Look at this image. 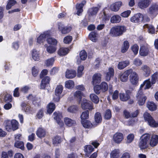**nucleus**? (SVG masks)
Segmentation results:
<instances>
[{"label":"nucleus","mask_w":158,"mask_h":158,"mask_svg":"<svg viewBox=\"0 0 158 158\" xmlns=\"http://www.w3.org/2000/svg\"><path fill=\"white\" fill-rule=\"evenodd\" d=\"M130 64L128 60H126L119 62L118 65V69L122 70L128 66Z\"/></svg>","instance_id":"25"},{"label":"nucleus","mask_w":158,"mask_h":158,"mask_svg":"<svg viewBox=\"0 0 158 158\" xmlns=\"http://www.w3.org/2000/svg\"><path fill=\"white\" fill-rule=\"evenodd\" d=\"M119 95L120 99L123 101H126L130 98L129 95L124 93L120 94Z\"/></svg>","instance_id":"50"},{"label":"nucleus","mask_w":158,"mask_h":158,"mask_svg":"<svg viewBox=\"0 0 158 158\" xmlns=\"http://www.w3.org/2000/svg\"><path fill=\"white\" fill-rule=\"evenodd\" d=\"M12 129L15 131L19 128V123L15 120L13 119L11 121Z\"/></svg>","instance_id":"45"},{"label":"nucleus","mask_w":158,"mask_h":158,"mask_svg":"<svg viewBox=\"0 0 158 158\" xmlns=\"http://www.w3.org/2000/svg\"><path fill=\"white\" fill-rule=\"evenodd\" d=\"M102 16H100V18L102 19L103 21H106L109 20L110 18V16L108 14L106 13V11L104 10L102 13L101 14Z\"/></svg>","instance_id":"40"},{"label":"nucleus","mask_w":158,"mask_h":158,"mask_svg":"<svg viewBox=\"0 0 158 158\" xmlns=\"http://www.w3.org/2000/svg\"><path fill=\"white\" fill-rule=\"evenodd\" d=\"M55 109V104L53 103H50L47 106V112L49 114H51Z\"/></svg>","instance_id":"39"},{"label":"nucleus","mask_w":158,"mask_h":158,"mask_svg":"<svg viewBox=\"0 0 158 158\" xmlns=\"http://www.w3.org/2000/svg\"><path fill=\"white\" fill-rule=\"evenodd\" d=\"M147 106L149 110L152 111L156 110L157 107V105L152 102H148Z\"/></svg>","instance_id":"29"},{"label":"nucleus","mask_w":158,"mask_h":158,"mask_svg":"<svg viewBox=\"0 0 158 158\" xmlns=\"http://www.w3.org/2000/svg\"><path fill=\"white\" fill-rule=\"evenodd\" d=\"M37 136L40 138L44 137L46 135V131L45 129L42 127H39L36 132Z\"/></svg>","instance_id":"20"},{"label":"nucleus","mask_w":158,"mask_h":158,"mask_svg":"<svg viewBox=\"0 0 158 158\" xmlns=\"http://www.w3.org/2000/svg\"><path fill=\"white\" fill-rule=\"evenodd\" d=\"M5 128L7 131H10L12 130L11 123L10 120H6L4 122Z\"/></svg>","instance_id":"44"},{"label":"nucleus","mask_w":158,"mask_h":158,"mask_svg":"<svg viewBox=\"0 0 158 158\" xmlns=\"http://www.w3.org/2000/svg\"><path fill=\"white\" fill-rule=\"evenodd\" d=\"M122 5L121 2H117L112 4L110 6V10L114 11H117Z\"/></svg>","instance_id":"12"},{"label":"nucleus","mask_w":158,"mask_h":158,"mask_svg":"<svg viewBox=\"0 0 158 158\" xmlns=\"http://www.w3.org/2000/svg\"><path fill=\"white\" fill-rule=\"evenodd\" d=\"M148 13L150 14H153L158 10V5L156 4L152 5L149 8Z\"/></svg>","instance_id":"28"},{"label":"nucleus","mask_w":158,"mask_h":158,"mask_svg":"<svg viewBox=\"0 0 158 158\" xmlns=\"http://www.w3.org/2000/svg\"><path fill=\"white\" fill-rule=\"evenodd\" d=\"M158 73L156 72L152 76V84H155L156 81H158Z\"/></svg>","instance_id":"52"},{"label":"nucleus","mask_w":158,"mask_h":158,"mask_svg":"<svg viewBox=\"0 0 158 158\" xmlns=\"http://www.w3.org/2000/svg\"><path fill=\"white\" fill-rule=\"evenodd\" d=\"M143 18V15L140 13H138L131 18V21L134 23H138L142 20Z\"/></svg>","instance_id":"15"},{"label":"nucleus","mask_w":158,"mask_h":158,"mask_svg":"<svg viewBox=\"0 0 158 158\" xmlns=\"http://www.w3.org/2000/svg\"><path fill=\"white\" fill-rule=\"evenodd\" d=\"M101 80V75L99 73H95L92 77V83L93 85H95L99 83Z\"/></svg>","instance_id":"11"},{"label":"nucleus","mask_w":158,"mask_h":158,"mask_svg":"<svg viewBox=\"0 0 158 158\" xmlns=\"http://www.w3.org/2000/svg\"><path fill=\"white\" fill-rule=\"evenodd\" d=\"M74 85L73 81L71 80H69L66 81L65 82V87L68 89H71L73 88L74 86Z\"/></svg>","instance_id":"43"},{"label":"nucleus","mask_w":158,"mask_h":158,"mask_svg":"<svg viewBox=\"0 0 158 158\" xmlns=\"http://www.w3.org/2000/svg\"><path fill=\"white\" fill-rule=\"evenodd\" d=\"M49 36V33L46 32L43 34L40 35L37 38V42L38 43L41 44L44 42L45 40V39Z\"/></svg>","instance_id":"13"},{"label":"nucleus","mask_w":158,"mask_h":158,"mask_svg":"<svg viewBox=\"0 0 158 158\" xmlns=\"http://www.w3.org/2000/svg\"><path fill=\"white\" fill-rule=\"evenodd\" d=\"M16 3L15 0H9V2L6 6V9L7 10L11 8V7L14 5Z\"/></svg>","instance_id":"54"},{"label":"nucleus","mask_w":158,"mask_h":158,"mask_svg":"<svg viewBox=\"0 0 158 158\" xmlns=\"http://www.w3.org/2000/svg\"><path fill=\"white\" fill-rule=\"evenodd\" d=\"M90 100L95 104L98 103L99 102V98L98 96L94 94H91L90 95Z\"/></svg>","instance_id":"38"},{"label":"nucleus","mask_w":158,"mask_h":158,"mask_svg":"<svg viewBox=\"0 0 158 158\" xmlns=\"http://www.w3.org/2000/svg\"><path fill=\"white\" fill-rule=\"evenodd\" d=\"M144 28H147L148 29V31L149 33L151 34H154L155 32V29L153 26L149 25L148 24H145L143 26Z\"/></svg>","instance_id":"37"},{"label":"nucleus","mask_w":158,"mask_h":158,"mask_svg":"<svg viewBox=\"0 0 158 158\" xmlns=\"http://www.w3.org/2000/svg\"><path fill=\"white\" fill-rule=\"evenodd\" d=\"M132 72V69H127L123 73H121L119 75L120 80L122 82H126L128 78L129 75Z\"/></svg>","instance_id":"6"},{"label":"nucleus","mask_w":158,"mask_h":158,"mask_svg":"<svg viewBox=\"0 0 158 158\" xmlns=\"http://www.w3.org/2000/svg\"><path fill=\"white\" fill-rule=\"evenodd\" d=\"M72 37L71 36H67L65 37L64 39V42L65 44H69L72 40Z\"/></svg>","instance_id":"62"},{"label":"nucleus","mask_w":158,"mask_h":158,"mask_svg":"<svg viewBox=\"0 0 158 158\" xmlns=\"http://www.w3.org/2000/svg\"><path fill=\"white\" fill-rule=\"evenodd\" d=\"M139 49V46L136 44L134 45L131 47V50L135 55L138 53Z\"/></svg>","instance_id":"63"},{"label":"nucleus","mask_w":158,"mask_h":158,"mask_svg":"<svg viewBox=\"0 0 158 158\" xmlns=\"http://www.w3.org/2000/svg\"><path fill=\"white\" fill-rule=\"evenodd\" d=\"M32 56L34 60H38L39 59V52L35 49H33L32 52Z\"/></svg>","instance_id":"36"},{"label":"nucleus","mask_w":158,"mask_h":158,"mask_svg":"<svg viewBox=\"0 0 158 158\" xmlns=\"http://www.w3.org/2000/svg\"><path fill=\"white\" fill-rule=\"evenodd\" d=\"M76 74L75 71L68 70L66 71L65 76L67 78H72L75 77Z\"/></svg>","instance_id":"26"},{"label":"nucleus","mask_w":158,"mask_h":158,"mask_svg":"<svg viewBox=\"0 0 158 158\" xmlns=\"http://www.w3.org/2000/svg\"><path fill=\"white\" fill-rule=\"evenodd\" d=\"M114 74V70L113 68L110 67L108 69V71L106 73V80L108 81L110 79L111 77H113Z\"/></svg>","instance_id":"17"},{"label":"nucleus","mask_w":158,"mask_h":158,"mask_svg":"<svg viewBox=\"0 0 158 158\" xmlns=\"http://www.w3.org/2000/svg\"><path fill=\"white\" fill-rule=\"evenodd\" d=\"M4 100L5 102H10L12 101V96L10 94H6L4 96Z\"/></svg>","instance_id":"60"},{"label":"nucleus","mask_w":158,"mask_h":158,"mask_svg":"<svg viewBox=\"0 0 158 158\" xmlns=\"http://www.w3.org/2000/svg\"><path fill=\"white\" fill-rule=\"evenodd\" d=\"M98 10V9L97 7H93L90 8L88 12L89 16H93L96 15Z\"/></svg>","instance_id":"35"},{"label":"nucleus","mask_w":158,"mask_h":158,"mask_svg":"<svg viewBox=\"0 0 158 158\" xmlns=\"http://www.w3.org/2000/svg\"><path fill=\"white\" fill-rule=\"evenodd\" d=\"M85 1H83L82 3L80 4H77L76 5V9L77 10V14L79 15L83 11V7L84 5L85 4Z\"/></svg>","instance_id":"22"},{"label":"nucleus","mask_w":158,"mask_h":158,"mask_svg":"<svg viewBox=\"0 0 158 158\" xmlns=\"http://www.w3.org/2000/svg\"><path fill=\"white\" fill-rule=\"evenodd\" d=\"M94 120L95 122L97 123H101L102 120V116L99 112H96L94 115Z\"/></svg>","instance_id":"41"},{"label":"nucleus","mask_w":158,"mask_h":158,"mask_svg":"<svg viewBox=\"0 0 158 158\" xmlns=\"http://www.w3.org/2000/svg\"><path fill=\"white\" fill-rule=\"evenodd\" d=\"M123 139V135L120 132L116 133L113 136V141L115 143L118 144L120 143Z\"/></svg>","instance_id":"8"},{"label":"nucleus","mask_w":158,"mask_h":158,"mask_svg":"<svg viewBox=\"0 0 158 158\" xmlns=\"http://www.w3.org/2000/svg\"><path fill=\"white\" fill-rule=\"evenodd\" d=\"M134 135L133 134H129L127 137V142L128 143H131L134 140Z\"/></svg>","instance_id":"58"},{"label":"nucleus","mask_w":158,"mask_h":158,"mask_svg":"<svg viewBox=\"0 0 158 158\" xmlns=\"http://www.w3.org/2000/svg\"><path fill=\"white\" fill-rule=\"evenodd\" d=\"M141 69L143 72L145 76L146 77L148 76L151 73V69L147 65H143L141 67Z\"/></svg>","instance_id":"24"},{"label":"nucleus","mask_w":158,"mask_h":158,"mask_svg":"<svg viewBox=\"0 0 158 158\" xmlns=\"http://www.w3.org/2000/svg\"><path fill=\"white\" fill-rule=\"evenodd\" d=\"M78 109V107L76 106H70L68 109V112L70 113H75Z\"/></svg>","instance_id":"57"},{"label":"nucleus","mask_w":158,"mask_h":158,"mask_svg":"<svg viewBox=\"0 0 158 158\" xmlns=\"http://www.w3.org/2000/svg\"><path fill=\"white\" fill-rule=\"evenodd\" d=\"M149 53L148 48L145 46H142L140 47L139 53L140 55L143 56H147Z\"/></svg>","instance_id":"14"},{"label":"nucleus","mask_w":158,"mask_h":158,"mask_svg":"<svg viewBox=\"0 0 158 158\" xmlns=\"http://www.w3.org/2000/svg\"><path fill=\"white\" fill-rule=\"evenodd\" d=\"M98 34L94 32H91L89 35L90 40L94 42H96L98 40Z\"/></svg>","instance_id":"27"},{"label":"nucleus","mask_w":158,"mask_h":158,"mask_svg":"<svg viewBox=\"0 0 158 158\" xmlns=\"http://www.w3.org/2000/svg\"><path fill=\"white\" fill-rule=\"evenodd\" d=\"M100 85L101 88V90L103 92H105L107 90L108 86L106 82H102Z\"/></svg>","instance_id":"51"},{"label":"nucleus","mask_w":158,"mask_h":158,"mask_svg":"<svg viewBox=\"0 0 158 158\" xmlns=\"http://www.w3.org/2000/svg\"><path fill=\"white\" fill-rule=\"evenodd\" d=\"M111 117V114L110 110H107L105 113L104 118L106 119H110Z\"/></svg>","instance_id":"59"},{"label":"nucleus","mask_w":158,"mask_h":158,"mask_svg":"<svg viewBox=\"0 0 158 158\" xmlns=\"http://www.w3.org/2000/svg\"><path fill=\"white\" fill-rule=\"evenodd\" d=\"M61 142V138L60 137L56 136L53 139V143L56 144L60 143Z\"/></svg>","instance_id":"64"},{"label":"nucleus","mask_w":158,"mask_h":158,"mask_svg":"<svg viewBox=\"0 0 158 158\" xmlns=\"http://www.w3.org/2000/svg\"><path fill=\"white\" fill-rule=\"evenodd\" d=\"M126 27L123 26H118L112 28L110 31V34L114 37H117L123 35L126 31Z\"/></svg>","instance_id":"1"},{"label":"nucleus","mask_w":158,"mask_h":158,"mask_svg":"<svg viewBox=\"0 0 158 158\" xmlns=\"http://www.w3.org/2000/svg\"><path fill=\"white\" fill-rule=\"evenodd\" d=\"M158 143V135H156L152 134V135L150 145L152 147L156 146Z\"/></svg>","instance_id":"16"},{"label":"nucleus","mask_w":158,"mask_h":158,"mask_svg":"<svg viewBox=\"0 0 158 158\" xmlns=\"http://www.w3.org/2000/svg\"><path fill=\"white\" fill-rule=\"evenodd\" d=\"M15 147L23 150L24 148V144L22 141H17L14 144Z\"/></svg>","instance_id":"49"},{"label":"nucleus","mask_w":158,"mask_h":158,"mask_svg":"<svg viewBox=\"0 0 158 158\" xmlns=\"http://www.w3.org/2000/svg\"><path fill=\"white\" fill-rule=\"evenodd\" d=\"M89 117V112L88 110H86L83 112L81 116V121L88 119Z\"/></svg>","instance_id":"46"},{"label":"nucleus","mask_w":158,"mask_h":158,"mask_svg":"<svg viewBox=\"0 0 158 158\" xmlns=\"http://www.w3.org/2000/svg\"><path fill=\"white\" fill-rule=\"evenodd\" d=\"M64 120L65 124L69 127L73 126L76 124L75 120L67 117L64 118Z\"/></svg>","instance_id":"21"},{"label":"nucleus","mask_w":158,"mask_h":158,"mask_svg":"<svg viewBox=\"0 0 158 158\" xmlns=\"http://www.w3.org/2000/svg\"><path fill=\"white\" fill-rule=\"evenodd\" d=\"M84 70V67L83 66H81L78 67L77 70V76L78 77H80L83 74V71Z\"/></svg>","instance_id":"61"},{"label":"nucleus","mask_w":158,"mask_h":158,"mask_svg":"<svg viewBox=\"0 0 158 158\" xmlns=\"http://www.w3.org/2000/svg\"><path fill=\"white\" fill-rule=\"evenodd\" d=\"M129 47V44L127 41H125L124 42L122 45L121 52L122 53H125L127 51Z\"/></svg>","instance_id":"31"},{"label":"nucleus","mask_w":158,"mask_h":158,"mask_svg":"<svg viewBox=\"0 0 158 158\" xmlns=\"http://www.w3.org/2000/svg\"><path fill=\"white\" fill-rule=\"evenodd\" d=\"M121 20V17L118 15L113 16L110 19V22L112 23H119Z\"/></svg>","instance_id":"34"},{"label":"nucleus","mask_w":158,"mask_h":158,"mask_svg":"<svg viewBox=\"0 0 158 158\" xmlns=\"http://www.w3.org/2000/svg\"><path fill=\"white\" fill-rule=\"evenodd\" d=\"M150 3V0H142L138 3L139 6L141 9L147 8Z\"/></svg>","instance_id":"19"},{"label":"nucleus","mask_w":158,"mask_h":158,"mask_svg":"<svg viewBox=\"0 0 158 158\" xmlns=\"http://www.w3.org/2000/svg\"><path fill=\"white\" fill-rule=\"evenodd\" d=\"M55 60L53 58H52L47 60L45 64L47 66H52Z\"/></svg>","instance_id":"56"},{"label":"nucleus","mask_w":158,"mask_h":158,"mask_svg":"<svg viewBox=\"0 0 158 158\" xmlns=\"http://www.w3.org/2000/svg\"><path fill=\"white\" fill-rule=\"evenodd\" d=\"M58 29L62 34H66L71 30L72 27L70 26H64L63 24L60 23L58 24Z\"/></svg>","instance_id":"5"},{"label":"nucleus","mask_w":158,"mask_h":158,"mask_svg":"<svg viewBox=\"0 0 158 158\" xmlns=\"http://www.w3.org/2000/svg\"><path fill=\"white\" fill-rule=\"evenodd\" d=\"M23 109L25 112L27 113H31L33 112V109L29 105L25 103H23L21 104Z\"/></svg>","instance_id":"23"},{"label":"nucleus","mask_w":158,"mask_h":158,"mask_svg":"<svg viewBox=\"0 0 158 158\" xmlns=\"http://www.w3.org/2000/svg\"><path fill=\"white\" fill-rule=\"evenodd\" d=\"M74 97L77 99L79 100V102L81 100L83 96L82 93L80 91H77L74 94Z\"/></svg>","instance_id":"42"},{"label":"nucleus","mask_w":158,"mask_h":158,"mask_svg":"<svg viewBox=\"0 0 158 158\" xmlns=\"http://www.w3.org/2000/svg\"><path fill=\"white\" fill-rule=\"evenodd\" d=\"M137 100V103L139 106L143 105L147 97L143 93L142 90H139L136 95Z\"/></svg>","instance_id":"4"},{"label":"nucleus","mask_w":158,"mask_h":158,"mask_svg":"<svg viewBox=\"0 0 158 158\" xmlns=\"http://www.w3.org/2000/svg\"><path fill=\"white\" fill-rule=\"evenodd\" d=\"M50 36L49 35V36L47 38V41L48 43L49 44H52L53 45H56L57 44V41L56 40L54 39H53L50 37Z\"/></svg>","instance_id":"53"},{"label":"nucleus","mask_w":158,"mask_h":158,"mask_svg":"<svg viewBox=\"0 0 158 158\" xmlns=\"http://www.w3.org/2000/svg\"><path fill=\"white\" fill-rule=\"evenodd\" d=\"M81 123L83 127L85 128H91L93 126L91 122L87 120L81 121Z\"/></svg>","instance_id":"33"},{"label":"nucleus","mask_w":158,"mask_h":158,"mask_svg":"<svg viewBox=\"0 0 158 158\" xmlns=\"http://www.w3.org/2000/svg\"><path fill=\"white\" fill-rule=\"evenodd\" d=\"M84 150L86 153H90L94 151V148L91 145H86L85 146Z\"/></svg>","instance_id":"48"},{"label":"nucleus","mask_w":158,"mask_h":158,"mask_svg":"<svg viewBox=\"0 0 158 158\" xmlns=\"http://www.w3.org/2000/svg\"><path fill=\"white\" fill-rule=\"evenodd\" d=\"M81 107L83 109H88L92 110L93 109V104L86 100H83L81 104Z\"/></svg>","instance_id":"10"},{"label":"nucleus","mask_w":158,"mask_h":158,"mask_svg":"<svg viewBox=\"0 0 158 158\" xmlns=\"http://www.w3.org/2000/svg\"><path fill=\"white\" fill-rule=\"evenodd\" d=\"M81 59L82 60H85L87 57V54L85 50H82L80 53Z\"/></svg>","instance_id":"55"},{"label":"nucleus","mask_w":158,"mask_h":158,"mask_svg":"<svg viewBox=\"0 0 158 158\" xmlns=\"http://www.w3.org/2000/svg\"><path fill=\"white\" fill-rule=\"evenodd\" d=\"M143 117L145 121L147 122L148 124L151 127H158V122L156 121L149 113L145 112L143 114Z\"/></svg>","instance_id":"3"},{"label":"nucleus","mask_w":158,"mask_h":158,"mask_svg":"<svg viewBox=\"0 0 158 158\" xmlns=\"http://www.w3.org/2000/svg\"><path fill=\"white\" fill-rule=\"evenodd\" d=\"M119 154L120 151L119 149H114L110 153V158H119Z\"/></svg>","instance_id":"30"},{"label":"nucleus","mask_w":158,"mask_h":158,"mask_svg":"<svg viewBox=\"0 0 158 158\" xmlns=\"http://www.w3.org/2000/svg\"><path fill=\"white\" fill-rule=\"evenodd\" d=\"M150 137V135L149 134H145L142 135L139 143V147L141 149H145L148 147Z\"/></svg>","instance_id":"2"},{"label":"nucleus","mask_w":158,"mask_h":158,"mask_svg":"<svg viewBox=\"0 0 158 158\" xmlns=\"http://www.w3.org/2000/svg\"><path fill=\"white\" fill-rule=\"evenodd\" d=\"M68 48H61L58 51V54L60 56H64L66 55L69 52Z\"/></svg>","instance_id":"32"},{"label":"nucleus","mask_w":158,"mask_h":158,"mask_svg":"<svg viewBox=\"0 0 158 158\" xmlns=\"http://www.w3.org/2000/svg\"><path fill=\"white\" fill-rule=\"evenodd\" d=\"M153 84H152V81H150V79H148L145 80L140 86L139 90H142V88L145 85V87L144 88L145 89H149L151 88V86Z\"/></svg>","instance_id":"18"},{"label":"nucleus","mask_w":158,"mask_h":158,"mask_svg":"<svg viewBox=\"0 0 158 158\" xmlns=\"http://www.w3.org/2000/svg\"><path fill=\"white\" fill-rule=\"evenodd\" d=\"M63 89V87L62 85H57L55 89V93L56 95H60L62 92Z\"/></svg>","instance_id":"47"},{"label":"nucleus","mask_w":158,"mask_h":158,"mask_svg":"<svg viewBox=\"0 0 158 158\" xmlns=\"http://www.w3.org/2000/svg\"><path fill=\"white\" fill-rule=\"evenodd\" d=\"M130 81L131 83L133 85H136L138 82L139 77L137 74L135 72H132L130 74Z\"/></svg>","instance_id":"7"},{"label":"nucleus","mask_w":158,"mask_h":158,"mask_svg":"<svg viewBox=\"0 0 158 158\" xmlns=\"http://www.w3.org/2000/svg\"><path fill=\"white\" fill-rule=\"evenodd\" d=\"M53 118L55 120H56L57 123L60 125L61 127L64 126L63 122L61 121V119L62 118L61 113L59 112H55L53 114Z\"/></svg>","instance_id":"9"}]
</instances>
